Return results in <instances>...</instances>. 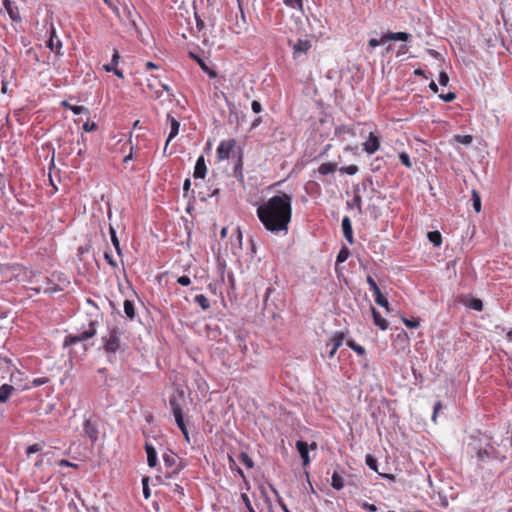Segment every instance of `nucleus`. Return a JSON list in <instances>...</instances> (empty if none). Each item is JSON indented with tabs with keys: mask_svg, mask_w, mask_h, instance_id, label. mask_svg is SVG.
Returning <instances> with one entry per match:
<instances>
[{
	"mask_svg": "<svg viewBox=\"0 0 512 512\" xmlns=\"http://www.w3.org/2000/svg\"><path fill=\"white\" fill-rule=\"evenodd\" d=\"M256 214L266 230L286 234L292 218V196L287 193L274 195L258 205Z\"/></svg>",
	"mask_w": 512,
	"mask_h": 512,
	"instance_id": "obj_1",
	"label": "nucleus"
},
{
	"mask_svg": "<svg viewBox=\"0 0 512 512\" xmlns=\"http://www.w3.org/2000/svg\"><path fill=\"white\" fill-rule=\"evenodd\" d=\"M124 333L123 328L111 324L107 326V333L101 338L104 353L111 363L116 360L118 353H124L127 349V345L122 339Z\"/></svg>",
	"mask_w": 512,
	"mask_h": 512,
	"instance_id": "obj_2",
	"label": "nucleus"
},
{
	"mask_svg": "<svg viewBox=\"0 0 512 512\" xmlns=\"http://www.w3.org/2000/svg\"><path fill=\"white\" fill-rule=\"evenodd\" d=\"M185 404V396L182 390H178L169 397V405L172 410L175 422L178 428L183 433L185 439L189 441V433L186 428L184 417H183V406Z\"/></svg>",
	"mask_w": 512,
	"mask_h": 512,
	"instance_id": "obj_3",
	"label": "nucleus"
},
{
	"mask_svg": "<svg viewBox=\"0 0 512 512\" xmlns=\"http://www.w3.org/2000/svg\"><path fill=\"white\" fill-rule=\"evenodd\" d=\"M412 35L407 32H387L384 33L380 39L371 38L368 41L369 47L375 48L379 45H385L390 41H403L408 42L411 39Z\"/></svg>",
	"mask_w": 512,
	"mask_h": 512,
	"instance_id": "obj_4",
	"label": "nucleus"
},
{
	"mask_svg": "<svg viewBox=\"0 0 512 512\" xmlns=\"http://www.w3.org/2000/svg\"><path fill=\"white\" fill-rule=\"evenodd\" d=\"M163 461L168 470L167 474L169 477L178 474L183 469L180 458L172 451H167L163 454Z\"/></svg>",
	"mask_w": 512,
	"mask_h": 512,
	"instance_id": "obj_5",
	"label": "nucleus"
},
{
	"mask_svg": "<svg viewBox=\"0 0 512 512\" xmlns=\"http://www.w3.org/2000/svg\"><path fill=\"white\" fill-rule=\"evenodd\" d=\"M235 146V139L222 140L217 147V158L220 161L228 159Z\"/></svg>",
	"mask_w": 512,
	"mask_h": 512,
	"instance_id": "obj_6",
	"label": "nucleus"
},
{
	"mask_svg": "<svg viewBox=\"0 0 512 512\" xmlns=\"http://www.w3.org/2000/svg\"><path fill=\"white\" fill-rule=\"evenodd\" d=\"M293 49V56L295 58L306 54L311 48V42L308 39H298L295 43L289 41Z\"/></svg>",
	"mask_w": 512,
	"mask_h": 512,
	"instance_id": "obj_7",
	"label": "nucleus"
},
{
	"mask_svg": "<svg viewBox=\"0 0 512 512\" xmlns=\"http://www.w3.org/2000/svg\"><path fill=\"white\" fill-rule=\"evenodd\" d=\"M49 40L47 42V47L57 54H60V50L62 48V42L59 37L56 35V30L54 26L51 24L48 30Z\"/></svg>",
	"mask_w": 512,
	"mask_h": 512,
	"instance_id": "obj_8",
	"label": "nucleus"
},
{
	"mask_svg": "<svg viewBox=\"0 0 512 512\" xmlns=\"http://www.w3.org/2000/svg\"><path fill=\"white\" fill-rule=\"evenodd\" d=\"M98 321L90 319L88 327L77 334L79 342L86 341L94 337L97 333Z\"/></svg>",
	"mask_w": 512,
	"mask_h": 512,
	"instance_id": "obj_9",
	"label": "nucleus"
},
{
	"mask_svg": "<svg viewBox=\"0 0 512 512\" xmlns=\"http://www.w3.org/2000/svg\"><path fill=\"white\" fill-rule=\"evenodd\" d=\"M380 147V141L378 137L370 132L367 140L363 143V149L364 151L371 155L374 154Z\"/></svg>",
	"mask_w": 512,
	"mask_h": 512,
	"instance_id": "obj_10",
	"label": "nucleus"
},
{
	"mask_svg": "<svg viewBox=\"0 0 512 512\" xmlns=\"http://www.w3.org/2000/svg\"><path fill=\"white\" fill-rule=\"evenodd\" d=\"M3 7L13 22L21 21L19 9L12 0L3 1Z\"/></svg>",
	"mask_w": 512,
	"mask_h": 512,
	"instance_id": "obj_11",
	"label": "nucleus"
},
{
	"mask_svg": "<svg viewBox=\"0 0 512 512\" xmlns=\"http://www.w3.org/2000/svg\"><path fill=\"white\" fill-rule=\"evenodd\" d=\"M344 335L341 332H335L330 340V343H327V346H331V349L328 353L329 358H333L338 350V348L343 344Z\"/></svg>",
	"mask_w": 512,
	"mask_h": 512,
	"instance_id": "obj_12",
	"label": "nucleus"
},
{
	"mask_svg": "<svg viewBox=\"0 0 512 512\" xmlns=\"http://www.w3.org/2000/svg\"><path fill=\"white\" fill-rule=\"evenodd\" d=\"M83 432L92 442H95L98 439V429L90 419H86L84 421Z\"/></svg>",
	"mask_w": 512,
	"mask_h": 512,
	"instance_id": "obj_13",
	"label": "nucleus"
},
{
	"mask_svg": "<svg viewBox=\"0 0 512 512\" xmlns=\"http://www.w3.org/2000/svg\"><path fill=\"white\" fill-rule=\"evenodd\" d=\"M341 225L345 239L349 242V244H353L354 239L351 219L348 216H344Z\"/></svg>",
	"mask_w": 512,
	"mask_h": 512,
	"instance_id": "obj_14",
	"label": "nucleus"
},
{
	"mask_svg": "<svg viewBox=\"0 0 512 512\" xmlns=\"http://www.w3.org/2000/svg\"><path fill=\"white\" fill-rule=\"evenodd\" d=\"M296 448L302 458L303 466H307L310 463L309 445L302 440H298L296 442Z\"/></svg>",
	"mask_w": 512,
	"mask_h": 512,
	"instance_id": "obj_15",
	"label": "nucleus"
},
{
	"mask_svg": "<svg viewBox=\"0 0 512 512\" xmlns=\"http://www.w3.org/2000/svg\"><path fill=\"white\" fill-rule=\"evenodd\" d=\"M206 173H207V167H206L205 159H204V156L201 155L200 157H198V159L196 161L193 175H194V178H196V179L197 178L203 179L206 176Z\"/></svg>",
	"mask_w": 512,
	"mask_h": 512,
	"instance_id": "obj_16",
	"label": "nucleus"
},
{
	"mask_svg": "<svg viewBox=\"0 0 512 512\" xmlns=\"http://www.w3.org/2000/svg\"><path fill=\"white\" fill-rule=\"evenodd\" d=\"M145 451L147 454V463L149 467H155L158 463L157 452L154 446L150 443H145Z\"/></svg>",
	"mask_w": 512,
	"mask_h": 512,
	"instance_id": "obj_17",
	"label": "nucleus"
},
{
	"mask_svg": "<svg viewBox=\"0 0 512 512\" xmlns=\"http://www.w3.org/2000/svg\"><path fill=\"white\" fill-rule=\"evenodd\" d=\"M123 16L124 18L136 28V17L138 16L132 5H124L123 7Z\"/></svg>",
	"mask_w": 512,
	"mask_h": 512,
	"instance_id": "obj_18",
	"label": "nucleus"
},
{
	"mask_svg": "<svg viewBox=\"0 0 512 512\" xmlns=\"http://www.w3.org/2000/svg\"><path fill=\"white\" fill-rule=\"evenodd\" d=\"M189 56L198 63V65L200 66L202 71L205 72L206 74H208V76L210 78H213L216 76V73L214 72V70L209 68L208 65L206 64V62L202 58H200L198 55H196L193 52H189Z\"/></svg>",
	"mask_w": 512,
	"mask_h": 512,
	"instance_id": "obj_19",
	"label": "nucleus"
},
{
	"mask_svg": "<svg viewBox=\"0 0 512 512\" xmlns=\"http://www.w3.org/2000/svg\"><path fill=\"white\" fill-rule=\"evenodd\" d=\"M168 119L170 120V133L166 140L165 148L168 146L169 142L178 135L180 123L172 116L168 115Z\"/></svg>",
	"mask_w": 512,
	"mask_h": 512,
	"instance_id": "obj_20",
	"label": "nucleus"
},
{
	"mask_svg": "<svg viewBox=\"0 0 512 512\" xmlns=\"http://www.w3.org/2000/svg\"><path fill=\"white\" fill-rule=\"evenodd\" d=\"M61 105L65 108L71 110L75 115H82V114H85L87 116L90 115L89 109L85 106L72 105L66 100L62 101Z\"/></svg>",
	"mask_w": 512,
	"mask_h": 512,
	"instance_id": "obj_21",
	"label": "nucleus"
},
{
	"mask_svg": "<svg viewBox=\"0 0 512 512\" xmlns=\"http://www.w3.org/2000/svg\"><path fill=\"white\" fill-rule=\"evenodd\" d=\"M371 312L373 316V322L376 326H378L381 330H386L388 328L387 321L382 317L381 313L378 312L374 307L371 306Z\"/></svg>",
	"mask_w": 512,
	"mask_h": 512,
	"instance_id": "obj_22",
	"label": "nucleus"
},
{
	"mask_svg": "<svg viewBox=\"0 0 512 512\" xmlns=\"http://www.w3.org/2000/svg\"><path fill=\"white\" fill-rule=\"evenodd\" d=\"M15 388L9 384H3L0 386V403H5L9 397L13 394Z\"/></svg>",
	"mask_w": 512,
	"mask_h": 512,
	"instance_id": "obj_23",
	"label": "nucleus"
},
{
	"mask_svg": "<svg viewBox=\"0 0 512 512\" xmlns=\"http://www.w3.org/2000/svg\"><path fill=\"white\" fill-rule=\"evenodd\" d=\"M337 170V164L336 163H322L319 168L318 172L320 175H328L333 174Z\"/></svg>",
	"mask_w": 512,
	"mask_h": 512,
	"instance_id": "obj_24",
	"label": "nucleus"
},
{
	"mask_svg": "<svg viewBox=\"0 0 512 512\" xmlns=\"http://www.w3.org/2000/svg\"><path fill=\"white\" fill-rule=\"evenodd\" d=\"M331 486L336 490H341L345 486L343 477L336 471L331 477Z\"/></svg>",
	"mask_w": 512,
	"mask_h": 512,
	"instance_id": "obj_25",
	"label": "nucleus"
},
{
	"mask_svg": "<svg viewBox=\"0 0 512 512\" xmlns=\"http://www.w3.org/2000/svg\"><path fill=\"white\" fill-rule=\"evenodd\" d=\"M123 306H124V312H125L127 318H129L130 320H133L136 315L134 302L132 300L126 299L124 301Z\"/></svg>",
	"mask_w": 512,
	"mask_h": 512,
	"instance_id": "obj_26",
	"label": "nucleus"
},
{
	"mask_svg": "<svg viewBox=\"0 0 512 512\" xmlns=\"http://www.w3.org/2000/svg\"><path fill=\"white\" fill-rule=\"evenodd\" d=\"M285 6L290 9L302 12L304 9L303 0H283Z\"/></svg>",
	"mask_w": 512,
	"mask_h": 512,
	"instance_id": "obj_27",
	"label": "nucleus"
},
{
	"mask_svg": "<svg viewBox=\"0 0 512 512\" xmlns=\"http://www.w3.org/2000/svg\"><path fill=\"white\" fill-rule=\"evenodd\" d=\"M194 301L201 307L202 310H208L210 308V301L209 299L203 295L199 294L196 295L194 298Z\"/></svg>",
	"mask_w": 512,
	"mask_h": 512,
	"instance_id": "obj_28",
	"label": "nucleus"
},
{
	"mask_svg": "<svg viewBox=\"0 0 512 512\" xmlns=\"http://www.w3.org/2000/svg\"><path fill=\"white\" fill-rule=\"evenodd\" d=\"M428 239L436 247H439L442 244V236L438 231L428 232Z\"/></svg>",
	"mask_w": 512,
	"mask_h": 512,
	"instance_id": "obj_29",
	"label": "nucleus"
},
{
	"mask_svg": "<svg viewBox=\"0 0 512 512\" xmlns=\"http://www.w3.org/2000/svg\"><path fill=\"white\" fill-rule=\"evenodd\" d=\"M347 345L349 346V348H351L355 353H357L360 356L365 355V353H366L365 348L363 346L357 344L353 340H348Z\"/></svg>",
	"mask_w": 512,
	"mask_h": 512,
	"instance_id": "obj_30",
	"label": "nucleus"
},
{
	"mask_svg": "<svg viewBox=\"0 0 512 512\" xmlns=\"http://www.w3.org/2000/svg\"><path fill=\"white\" fill-rule=\"evenodd\" d=\"M349 255H350L349 249L347 247L343 246L337 255L336 263L338 264V263L345 262L348 259Z\"/></svg>",
	"mask_w": 512,
	"mask_h": 512,
	"instance_id": "obj_31",
	"label": "nucleus"
},
{
	"mask_svg": "<svg viewBox=\"0 0 512 512\" xmlns=\"http://www.w3.org/2000/svg\"><path fill=\"white\" fill-rule=\"evenodd\" d=\"M240 461L248 468L251 469L254 467V462L252 458L246 453L241 452L240 453Z\"/></svg>",
	"mask_w": 512,
	"mask_h": 512,
	"instance_id": "obj_32",
	"label": "nucleus"
},
{
	"mask_svg": "<svg viewBox=\"0 0 512 512\" xmlns=\"http://www.w3.org/2000/svg\"><path fill=\"white\" fill-rule=\"evenodd\" d=\"M472 205L477 213L481 211V198L475 190L472 192Z\"/></svg>",
	"mask_w": 512,
	"mask_h": 512,
	"instance_id": "obj_33",
	"label": "nucleus"
},
{
	"mask_svg": "<svg viewBox=\"0 0 512 512\" xmlns=\"http://www.w3.org/2000/svg\"><path fill=\"white\" fill-rule=\"evenodd\" d=\"M468 307L475 310V311H482L483 309V303L478 298H472L468 302Z\"/></svg>",
	"mask_w": 512,
	"mask_h": 512,
	"instance_id": "obj_34",
	"label": "nucleus"
},
{
	"mask_svg": "<svg viewBox=\"0 0 512 512\" xmlns=\"http://www.w3.org/2000/svg\"><path fill=\"white\" fill-rule=\"evenodd\" d=\"M170 491L179 497V499H182L184 497V489L179 484H170Z\"/></svg>",
	"mask_w": 512,
	"mask_h": 512,
	"instance_id": "obj_35",
	"label": "nucleus"
},
{
	"mask_svg": "<svg viewBox=\"0 0 512 512\" xmlns=\"http://www.w3.org/2000/svg\"><path fill=\"white\" fill-rule=\"evenodd\" d=\"M366 281H367V284L369 285L370 290L373 292L374 295L379 294V292H381L379 286L377 285L375 280L370 275L367 276Z\"/></svg>",
	"mask_w": 512,
	"mask_h": 512,
	"instance_id": "obj_36",
	"label": "nucleus"
},
{
	"mask_svg": "<svg viewBox=\"0 0 512 512\" xmlns=\"http://www.w3.org/2000/svg\"><path fill=\"white\" fill-rule=\"evenodd\" d=\"M365 462H366V465L373 471L377 472V459L368 454L366 455V458H365Z\"/></svg>",
	"mask_w": 512,
	"mask_h": 512,
	"instance_id": "obj_37",
	"label": "nucleus"
},
{
	"mask_svg": "<svg viewBox=\"0 0 512 512\" xmlns=\"http://www.w3.org/2000/svg\"><path fill=\"white\" fill-rule=\"evenodd\" d=\"M375 302L380 305L381 307H384L386 309H388V306H389V302L388 300L383 296V294L381 292H379V294H375Z\"/></svg>",
	"mask_w": 512,
	"mask_h": 512,
	"instance_id": "obj_38",
	"label": "nucleus"
},
{
	"mask_svg": "<svg viewBox=\"0 0 512 512\" xmlns=\"http://www.w3.org/2000/svg\"><path fill=\"white\" fill-rule=\"evenodd\" d=\"M358 170L359 169L356 165H349V166H344V167L340 168L341 173L348 174V175H354L358 172Z\"/></svg>",
	"mask_w": 512,
	"mask_h": 512,
	"instance_id": "obj_39",
	"label": "nucleus"
},
{
	"mask_svg": "<svg viewBox=\"0 0 512 512\" xmlns=\"http://www.w3.org/2000/svg\"><path fill=\"white\" fill-rule=\"evenodd\" d=\"M399 159L403 165H405L407 168L412 167V162L410 160L409 155L406 152H401L399 154Z\"/></svg>",
	"mask_w": 512,
	"mask_h": 512,
	"instance_id": "obj_40",
	"label": "nucleus"
},
{
	"mask_svg": "<svg viewBox=\"0 0 512 512\" xmlns=\"http://www.w3.org/2000/svg\"><path fill=\"white\" fill-rule=\"evenodd\" d=\"M77 343H79V339H78L77 334H75V335H68V336L65 337L64 346H71V345H74V344H77Z\"/></svg>",
	"mask_w": 512,
	"mask_h": 512,
	"instance_id": "obj_41",
	"label": "nucleus"
},
{
	"mask_svg": "<svg viewBox=\"0 0 512 512\" xmlns=\"http://www.w3.org/2000/svg\"><path fill=\"white\" fill-rule=\"evenodd\" d=\"M119 59H120V55H119V52L118 50H114V53L112 55V59H111V62L109 64H105L104 66H108V67H117L118 63H119Z\"/></svg>",
	"mask_w": 512,
	"mask_h": 512,
	"instance_id": "obj_42",
	"label": "nucleus"
},
{
	"mask_svg": "<svg viewBox=\"0 0 512 512\" xmlns=\"http://www.w3.org/2000/svg\"><path fill=\"white\" fill-rule=\"evenodd\" d=\"M104 70L106 72H112L114 73L118 78H124V75H123V72L122 70L118 69L117 67H108V66H103Z\"/></svg>",
	"mask_w": 512,
	"mask_h": 512,
	"instance_id": "obj_43",
	"label": "nucleus"
},
{
	"mask_svg": "<svg viewBox=\"0 0 512 512\" xmlns=\"http://www.w3.org/2000/svg\"><path fill=\"white\" fill-rule=\"evenodd\" d=\"M439 84L441 86H446L449 83V76L445 71H441L439 74Z\"/></svg>",
	"mask_w": 512,
	"mask_h": 512,
	"instance_id": "obj_44",
	"label": "nucleus"
},
{
	"mask_svg": "<svg viewBox=\"0 0 512 512\" xmlns=\"http://www.w3.org/2000/svg\"><path fill=\"white\" fill-rule=\"evenodd\" d=\"M439 98L444 102H452L456 98V94L454 92H448L446 94H440Z\"/></svg>",
	"mask_w": 512,
	"mask_h": 512,
	"instance_id": "obj_45",
	"label": "nucleus"
},
{
	"mask_svg": "<svg viewBox=\"0 0 512 512\" xmlns=\"http://www.w3.org/2000/svg\"><path fill=\"white\" fill-rule=\"evenodd\" d=\"M457 141L464 144V145H469L472 143L473 141V137L471 135H464V136H457Z\"/></svg>",
	"mask_w": 512,
	"mask_h": 512,
	"instance_id": "obj_46",
	"label": "nucleus"
},
{
	"mask_svg": "<svg viewBox=\"0 0 512 512\" xmlns=\"http://www.w3.org/2000/svg\"><path fill=\"white\" fill-rule=\"evenodd\" d=\"M403 323L405 324L406 327L408 328H416L419 326V321L418 320H415V319H406V318H403Z\"/></svg>",
	"mask_w": 512,
	"mask_h": 512,
	"instance_id": "obj_47",
	"label": "nucleus"
},
{
	"mask_svg": "<svg viewBox=\"0 0 512 512\" xmlns=\"http://www.w3.org/2000/svg\"><path fill=\"white\" fill-rule=\"evenodd\" d=\"M177 283L181 286H189L191 284V279L189 276L183 275L178 277Z\"/></svg>",
	"mask_w": 512,
	"mask_h": 512,
	"instance_id": "obj_48",
	"label": "nucleus"
},
{
	"mask_svg": "<svg viewBox=\"0 0 512 512\" xmlns=\"http://www.w3.org/2000/svg\"><path fill=\"white\" fill-rule=\"evenodd\" d=\"M40 450H41V446L39 444H33L27 448L26 454L29 456L31 454L39 452Z\"/></svg>",
	"mask_w": 512,
	"mask_h": 512,
	"instance_id": "obj_49",
	"label": "nucleus"
},
{
	"mask_svg": "<svg viewBox=\"0 0 512 512\" xmlns=\"http://www.w3.org/2000/svg\"><path fill=\"white\" fill-rule=\"evenodd\" d=\"M409 51V47L407 44H402L399 46L397 52H396V56L397 57H400L402 55H405L407 52Z\"/></svg>",
	"mask_w": 512,
	"mask_h": 512,
	"instance_id": "obj_50",
	"label": "nucleus"
},
{
	"mask_svg": "<svg viewBox=\"0 0 512 512\" xmlns=\"http://www.w3.org/2000/svg\"><path fill=\"white\" fill-rule=\"evenodd\" d=\"M105 260L113 267H117V262L113 259L112 255L109 252L104 253Z\"/></svg>",
	"mask_w": 512,
	"mask_h": 512,
	"instance_id": "obj_51",
	"label": "nucleus"
},
{
	"mask_svg": "<svg viewBox=\"0 0 512 512\" xmlns=\"http://www.w3.org/2000/svg\"><path fill=\"white\" fill-rule=\"evenodd\" d=\"M251 108L254 113H260L262 111L261 103L256 100L252 101Z\"/></svg>",
	"mask_w": 512,
	"mask_h": 512,
	"instance_id": "obj_52",
	"label": "nucleus"
},
{
	"mask_svg": "<svg viewBox=\"0 0 512 512\" xmlns=\"http://www.w3.org/2000/svg\"><path fill=\"white\" fill-rule=\"evenodd\" d=\"M96 128H97V125L94 122L93 123L86 122V123L83 124V130L85 132L94 131Z\"/></svg>",
	"mask_w": 512,
	"mask_h": 512,
	"instance_id": "obj_53",
	"label": "nucleus"
},
{
	"mask_svg": "<svg viewBox=\"0 0 512 512\" xmlns=\"http://www.w3.org/2000/svg\"><path fill=\"white\" fill-rule=\"evenodd\" d=\"M58 465L61 466V467H72V468H76L77 467V464L75 463H72L66 459H61L59 462H58Z\"/></svg>",
	"mask_w": 512,
	"mask_h": 512,
	"instance_id": "obj_54",
	"label": "nucleus"
},
{
	"mask_svg": "<svg viewBox=\"0 0 512 512\" xmlns=\"http://www.w3.org/2000/svg\"><path fill=\"white\" fill-rule=\"evenodd\" d=\"M361 507L367 511H370V512H375L377 511V507L374 505V504H370L368 502H363L361 504Z\"/></svg>",
	"mask_w": 512,
	"mask_h": 512,
	"instance_id": "obj_55",
	"label": "nucleus"
},
{
	"mask_svg": "<svg viewBox=\"0 0 512 512\" xmlns=\"http://www.w3.org/2000/svg\"><path fill=\"white\" fill-rule=\"evenodd\" d=\"M109 232H110V237H111L112 244L115 243V242H118L119 239L117 237L116 230H115V228L113 226H110Z\"/></svg>",
	"mask_w": 512,
	"mask_h": 512,
	"instance_id": "obj_56",
	"label": "nucleus"
},
{
	"mask_svg": "<svg viewBox=\"0 0 512 512\" xmlns=\"http://www.w3.org/2000/svg\"><path fill=\"white\" fill-rule=\"evenodd\" d=\"M442 408V404L441 402H437L435 403L434 405V411H433V415H432V420L433 421H436V417H437V413L438 411Z\"/></svg>",
	"mask_w": 512,
	"mask_h": 512,
	"instance_id": "obj_57",
	"label": "nucleus"
},
{
	"mask_svg": "<svg viewBox=\"0 0 512 512\" xmlns=\"http://www.w3.org/2000/svg\"><path fill=\"white\" fill-rule=\"evenodd\" d=\"M146 481H147V479L144 478L143 479V494H144L145 498L147 499L150 496V491H149V488L146 487Z\"/></svg>",
	"mask_w": 512,
	"mask_h": 512,
	"instance_id": "obj_58",
	"label": "nucleus"
},
{
	"mask_svg": "<svg viewBox=\"0 0 512 512\" xmlns=\"http://www.w3.org/2000/svg\"><path fill=\"white\" fill-rule=\"evenodd\" d=\"M353 202L355 204V206H357V208L360 210L361 209V203H362V199L359 195H355L354 198H353Z\"/></svg>",
	"mask_w": 512,
	"mask_h": 512,
	"instance_id": "obj_59",
	"label": "nucleus"
},
{
	"mask_svg": "<svg viewBox=\"0 0 512 512\" xmlns=\"http://www.w3.org/2000/svg\"><path fill=\"white\" fill-rule=\"evenodd\" d=\"M190 187H191V181L189 178L185 179L184 183H183V190L184 192H188L190 190Z\"/></svg>",
	"mask_w": 512,
	"mask_h": 512,
	"instance_id": "obj_60",
	"label": "nucleus"
},
{
	"mask_svg": "<svg viewBox=\"0 0 512 512\" xmlns=\"http://www.w3.org/2000/svg\"><path fill=\"white\" fill-rule=\"evenodd\" d=\"M242 497L246 501V505H247L249 512H255V510L253 509V507L251 506V504L249 502L247 495L243 494Z\"/></svg>",
	"mask_w": 512,
	"mask_h": 512,
	"instance_id": "obj_61",
	"label": "nucleus"
},
{
	"mask_svg": "<svg viewBox=\"0 0 512 512\" xmlns=\"http://www.w3.org/2000/svg\"><path fill=\"white\" fill-rule=\"evenodd\" d=\"M429 88L432 92L437 93L438 92V86L434 81H431L429 84Z\"/></svg>",
	"mask_w": 512,
	"mask_h": 512,
	"instance_id": "obj_62",
	"label": "nucleus"
},
{
	"mask_svg": "<svg viewBox=\"0 0 512 512\" xmlns=\"http://www.w3.org/2000/svg\"><path fill=\"white\" fill-rule=\"evenodd\" d=\"M113 246H114L117 254L119 256H121L122 255V250H121V247H120V242L118 241V242L113 243Z\"/></svg>",
	"mask_w": 512,
	"mask_h": 512,
	"instance_id": "obj_63",
	"label": "nucleus"
},
{
	"mask_svg": "<svg viewBox=\"0 0 512 512\" xmlns=\"http://www.w3.org/2000/svg\"><path fill=\"white\" fill-rule=\"evenodd\" d=\"M241 168H242V161H241V158L238 159V163L236 164L235 166V172L236 174H238V170H239V174H241Z\"/></svg>",
	"mask_w": 512,
	"mask_h": 512,
	"instance_id": "obj_64",
	"label": "nucleus"
}]
</instances>
